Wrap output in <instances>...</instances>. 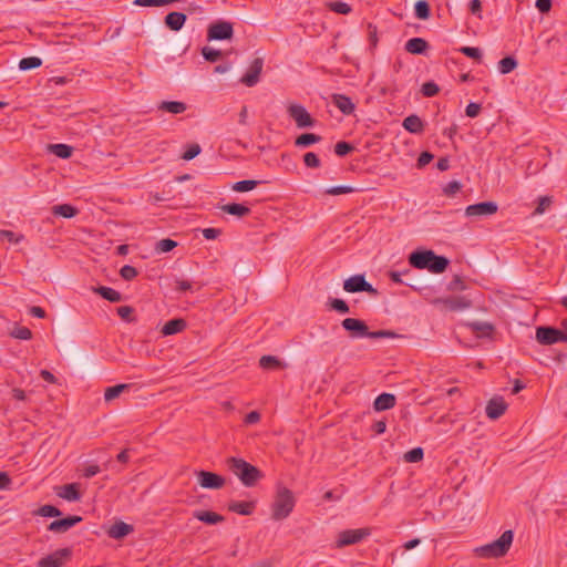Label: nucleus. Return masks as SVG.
I'll return each instance as SVG.
<instances>
[{
	"mask_svg": "<svg viewBox=\"0 0 567 567\" xmlns=\"http://www.w3.org/2000/svg\"><path fill=\"white\" fill-rule=\"evenodd\" d=\"M409 262L416 269H427L433 274H442L450 261L444 256L436 255L433 250H416L409 256Z\"/></svg>",
	"mask_w": 567,
	"mask_h": 567,
	"instance_id": "nucleus-1",
	"label": "nucleus"
},
{
	"mask_svg": "<svg viewBox=\"0 0 567 567\" xmlns=\"http://www.w3.org/2000/svg\"><path fill=\"white\" fill-rule=\"evenodd\" d=\"M227 466L247 487L255 486L262 477V473L256 466L243 458L229 457L227 460Z\"/></svg>",
	"mask_w": 567,
	"mask_h": 567,
	"instance_id": "nucleus-2",
	"label": "nucleus"
},
{
	"mask_svg": "<svg viewBox=\"0 0 567 567\" xmlns=\"http://www.w3.org/2000/svg\"><path fill=\"white\" fill-rule=\"evenodd\" d=\"M513 530H505L498 539L483 546L476 547L474 553L481 558H499L507 554L513 543Z\"/></svg>",
	"mask_w": 567,
	"mask_h": 567,
	"instance_id": "nucleus-3",
	"label": "nucleus"
},
{
	"mask_svg": "<svg viewBox=\"0 0 567 567\" xmlns=\"http://www.w3.org/2000/svg\"><path fill=\"white\" fill-rule=\"evenodd\" d=\"M295 503L296 501L292 492L285 486H279L271 505L272 519L282 520L287 518L293 511Z\"/></svg>",
	"mask_w": 567,
	"mask_h": 567,
	"instance_id": "nucleus-4",
	"label": "nucleus"
},
{
	"mask_svg": "<svg viewBox=\"0 0 567 567\" xmlns=\"http://www.w3.org/2000/svg\"><path fill=\"white\" fill-rule=\"evenodd\" d=\"M536 341L542 346H551L558 342H567V337L563 328L540 326L536 328Z\"/></svg>",
	"mask_w": 567,
	"mask_h": 567,
	"instance_id": "nucleus-5",
	"label": "nucleus"
},
{
	"mask_svg": "<svg viewBox=\"0 0 567 567\" xmlns=\"http://www.w3.org/2000/svg\"><path fill=\"white\" fill-rule=\"evenodd\" d=\"M234 35L233 23L225 20H217L209 24L207 30V39L209 41L229 40Z\"/></svg>",
	"mask_w": 567,
	"mask_h": 567,
	"instance_id": "nucleus-6",
	"label": "nucleus"
},
{
	"mask_svg": "<svg viewBox=\"0 0 567 567\" xmlns=\"http://www.w3.org/2000/svg\"><path fill=\"white\" fill-rule=\"evenodd\" d=\"M370 535L369 528H358V529H346L338 534V538L336 540V547L342 548L346 546L354 545L360 543L362 539Z\"/></svg>",
	"mask_w": 567,
	"mask_h": 567,
	"instance_id": "nucleus-7",
	"label": "nucleus"
},
{
	"mask_svg": "<svg viewBox=\"0 0 567 567\" xmlns=\"http://www.w3.org/2000/svg\"><path fill=\"white\" fill-rule=\"evenodd\" d=\"M71 557V548H60L42 557L37 565L38 567H63Z\"/></svg>",
	"mask_w": 567,
	"mask_h": 567,
	"instance_id": "nucleus-8",
	"label": "nucleus"
},
{
	"mask_svg": "<svg viewBox=\"0 0 567 567\" xmlns=\"http://www.w3.org/2000/svg\"><path fill=\"white\" fill-rule=\"evenodd\" d=\"M343 289L347 292H369L371 295L377 293V289L372 287L371 284H369L363 275H355L350 278H348L343 282Z\"/></svg>",
	"mask_w": 567,
	"mask_h": 567,
	"instance_id": "nucleus-9",
	"label": "nucleus"
},
{
	"mask_svg": "<svg viewBox=\"0 0 567 567\" xmlns=\"http://www.w3.org/2000/svg\"><path fill=\"white\" fill-rule=\"evenodd\" d=\"M288 114L296 122L297 126L300 128L312 127L315 125V120L308 113L306 107L300 104L289 105Z\"/></svg>",
	"mask_w": 567,
	"mask_h": 567,
	"instance_id": "nucleus-10",
	"label": "nucleus"
},
{
	"mask_svg": "<svg viewBox=\"0 0 567 567\" xmlns=\"http://www.w3.org/2000/svg\"><path fill=\"white\" fill-rule=\"evenodd\" d=\"M341 326L347 330L351 338H365L369 334V327L363 320L355 318H346L341 321Z\"/></svg>",
	"mask_w": 567,
	"mask_h": 567,
	"instance_id": "nucleus-11",
	"label": "nucleus"
},
{
	"mask_svg": "<svg viewBox=\"0 0 567 567\" xmlns=\"http://www.w3.org/2000/svg\"><path fill=\"white\" fill-rule=\"evenodd\" d=\"M197 478L204 488L218 489L225 485V478L221 475L208 471H199Z\"/></svg>",
	"mask_w": 567,
	"mask_h": 567,
	"instance_id": "nucleus-12",
	"label": "nucleus"
},
{
	"mask_svg": "<svg viewBox=\"0 0 567 567\" xmlns=\"http://www.w3.org/2000/svg\"><path fill=\"white\" fill-rule=\"evenodd\" d=\"M262 66L264 60L261 58H256L249 65L247 73L240 79V82L249 87L256 85L259 82Z\"/></svg>",
	"mask_w": 567,
	"mask_h": 567,
	"instance_id": "nucleus-13",
	"label": "nucleus"
},
{
	"mask_svg": "<svg viewBox=\"0 0 567 567\" xmlns=\"http://www.w3.org/2000/svg\"><path fill=\"white\" fill-rule=\"evenodd\" d=\"M82 517L78 515L68 516L58 520H53L49 526L48 530L56 533V534H63L66 533L69 529L74 527L76 524L82 522Z\"/></svg>",
	"mask_w": 567,
	"mask_h": 567,
	"instance_id": "nucleus-14",
	"label": "nucleus"
},
{
	"mask_svg": "<svg viewBox=\"0 0 567 567\" xmlns=\"http://www.w3.org/2000/svg\"><path fill=\"white\" fill-rule=\"evenodd\" d=\"M498 207L494 202H482L466 207V216H489L497 212Z\"/></svg>",
	"mask_w": 567,
	"mask_h": 567,
	"instance_id": "nucleus-15",
	"label": "nucleus"
},
{
	"mask_svg": "<svg viewBox=\"0 0 567 567\" xmlns=\"http://www.w3.org/2000/svg\"><path fill=\"white\" fill-rule=\"evenodd\" d=\"M436 302L443 303L445 308H447L451 311L464 310L472 306L471 300L464 296H454L444 299H437Z\"/></svg>",
	"mask_w": 567,
	"mask_h": 567,
	"instance_id": "nucleus-16",
	"label": "nucleus"
},
{
	"mask_svg": "<svg viewBox=\"0 0 567 567\" xmlns=\"http://www.w3.org/2000/svg\"><path fill=\"white\" fill-rule=\"evenodd\" d=\"M506 409L507 404L503 398H493L487 402L485 411L491 420H497L505 413Z\"/></svg>",
	"mask_w": 567,
	"mask_h": 567,
	"instance_id": "nucleus-17",
	"label": "nucleus"
},
{
	"mask_svg": "<svg viewBox=\"0 0 567 567\" xmlns=\"http://www.w3.org/2000/svg\"><path fill=\"white\" fill-rule=\"evenodd\" d=\"M55 493L59 497L69 502H78L81 498V493L75 483L59 486L55 488Z\"/></svg>",
	"mask_w": 567,
	"mask_h": 567,
	"instance_id": "nucleus-18",
	"label": "nucleus"
},
{
	"mask_svg": "<svg viewBox=\"0 0 567 567\" xmlns=\"http://www.w3.org/2000/svg\"><path fill=\"white\" fill-rule=\"evenodd\" d=\"M332 103L344 115H350L354 112L355 105L352 100L344 94H332Z\"/></svg>",
	"mask_w": 567,
	"mask_h": 567,
	"instance_id": "nucleus-19",
	"label": "nucleus"
},
{
	"mask_svg": "<svg viewBox=\"0 0 567 567\" xmlns=\"http://www.w3.org/2000/svg\"><path fill=\"white\" fill-rule=\"evenodd\" d=\"M187 20V16L183 12L173 11L166 14L164 23L172 31H179Z\"/></svg>",
	"mask_w": 567,
	"mask_h": 567,
	"instance_id": "nucleus-20",
	"label": "nucleus"
},
{
	"mask_svg": "<svg viewBox=\"0 0 567 567\" xmlns=\"http://www.w3.org/2000/svg\"><path fill=\"white\" fill-rule=\"evenodd\" d=\"M396 403V398L392 393H382L373 402V409L377 412L392 409Z\"/></svg>",
	"mask_w": 567,
	"mask_h": 567,
	"instance_id": "nucleus-21",
	"label": "nucleus"
},
{
	"mask_svg": "<svg viewBox=\"0 0 567 567\" xmlns=\"http://www.w3.org/2000/svg\"><path fill=\"white\" fill-rule=\"evenodd\" d=\"M402 126L412 134H421L424 131V123L416 114L406 116L403 120Z\"/></svg>",
	"mask_w": 567,
	"mask_h": 567,
	"instance_id": "nucleus-22",
	"label": "nucleus"
},
{
	"mask_svg": "<svg viewBox=\"0 0 567 567\" xmlns=\"http://www.w3.org/2000/svg\"><path fill=\"white\" fill-rule=\"evenodd\" d=\"M132 532H133L132 525H128L124 522H116L109 528L107 535L111 538L121 539V538L127 536Z\"/></svg>",
	"mask_w": 567,
	"mask_h": 567,
	"instance_id": "nucleus-23",
	"label": "nucleus"
},
{
	"mask_svg": "<svg viewBox=\"0 0 567 567\" xmlns=\"http://www.w3.org/2000/svg\"><path fill=\"white\" fill-rule=\"evenodd\" d=\"M404 48L411 54H423L429 49V43L423 38H412L405 42Z\"/></svg>",
	"mask_w": 567,
	"mask_h": 567,
	"instance_id": "nucleus-24",
	"label": "nucleus"
},
{
	"mask_svg": "<svg viewBox=\"0 0 567 567\" xmlns=\"http://www.w3.org/2000/svg\"><path fill=\"white\" fill-rule=\"evenodd\" d=\"M219 209L226 214L234 215L239 218L249 215L251 212L248 206L237 203L220 205Z\"/></svg>",
	"mask_w": 567,
	"mask_h": 567,
	"instance_id": "nucleus-25",
	"label": "nucleus"
},
{
	"mask_svg": "<svg viewBox=\"0 0 567 567\" xmlns=\"http://www.w3.org/2000/svg\"><path fill=\"white\" fill-rule=\"evenodd\" d=\"M186 328V321L184 319H172L167 321L162 328L163 336H173L182 332Z\"/></svg>",
	"mask_w": 567,
	"mask_h": 567,
	"instance_id": "nucleus-26",
	"label": "nucleus"
},
{
	"mask_svg": "<svg viewBox=\"0 0 567 567\" xmlns=\"http://www.w3.org/2000/svg\"><path fill=\"white\" fill-rule=\"evenodd\" d=\"M158 110L172 114H182L187 110V105L179 101H163L158 104Z\"/></svg>",
	"mask_w": 567,
	"mask_h": 567,
	"instance_id": "nucleus-27",
	"label": "nucleus"
},
{
	"mask_svg": "<svg viewBox=\"0 0 567 567\" xmlns=\"http://www.w3.org/2000/svg\"><path fill=\"white\" fill-rule=\"evenodd\" d=\"M194 517L197 518L198 520L209 524V525H214V524L221 523L225 520L224 516H221L215 512H210V511L195 512Z\"/></svg>",
	"mask_w": 567,
	"mask_h": 567,
	"instance_id": "nucleus-28",
	"label": "nucleus"
},
{
	"mask_svg": "<svg viewBox=\"0 0 567 567\" xmlns=\"http://www.w3.org/2000/svg\"><path fill=\"white\" fill-rule=\"evenodd\" d=\"M93 291L110 302H120L122 300V295L111 287L100 286L93 288Z\"/></svg>",
	"mask_w": 567,
	"mask_h": 567,
	"instance_id": "nucleus-29",
	"label": "nucleus"
},
{
	"mask_svg": "<svg viewBox=\"0 0 567 567\" xmlns=\"http://www.w3.org/2000/svg\"><path fill=\"white\" fill-rule=\"evenodd\" d=\"M255 508V504L252 502H231L228 505V509L230 512L237 513L239 515H250L252 514Z\"/></svg>",
	"mask_w": 567,
	"mask_h": 567,
	"instance_id": "nucleus-30",
	"label": "nucleus"
},
{
	"mask_svg": "<svg viewBox=\"0 0 567 567\" xmlns=\"http://www.w3.org/2000/svg\"><path fill=\"white\" fill-rule=\"evenodd\" d=\"M79 213L78 208L70 204H61L52 207V214L64 218H72Z\"/></svg>",
	"mask_w": 567,
	"mask_h": 567,
	"instance_id": "nucleus-31",
	"label": "nucleus"
},
{
	"mask_svg": "<svg viewBox=\"0 0 567 567\" xmlns=\"http://www.w3.org/2000/svg\"><path fill=\"white\" fill-rule=\"evenodd\" d=\"M49 150L52 154H54L55 156L60 157V158H63V159H66L69 157H71L72 153H73V147L70 146V145H66V144H62V143H59V144H50L49 145Z\"/></svg>",
	"mask_w": 567,
	"mask_h": 567,
	"instance_id": "nucleus-32",
	"label": "nucleus"
},
{
	"mask_svg": "<svg viewBox=\"0 0 567 567\" xmlns=\"http://www.w3.org/2000/svg\"><path fill=\"white\" fill-rule=\"evenodd\" d=\"M286 364L280 362V360L275 355H262L259 359V367L265 370H275L284 368Z\"/></svg>",
	"mask_w": 567,
	"mask_h": 567,
	"instance_id": "nucleus-33",
	"label": "nucleus"
},
{
	"mask_svg": "<svg viewBox=\"0 0 567 567\" xmlns=\"http://www.w3.org/2000/svg\"><path fill=\"white\" fill-rule=\"evenodd\" d=\"M415 17L420 20H427L431 16L430 4L425 0H419L414 4Z\"/></svg>",
	"mask_w": 567,
	"mask_h": 567,
	"instance_id": "nucleus-34",
	"label": "nucleus"
},
{
	"mask_svg": "<svg viewBox=\"0 0 567 567\" xmlns=\"http://www.w3.org/2000/svg\"><path fill=\"white\" fill-rule=\"evenodd\" d=\"M9 336L19 340H30L32 338V331L22 326L13 324L9 331Z\"/></svg>",
	"mask_w": 567,
	"mask_h": 567,
	"instance_id": "nucleus-35",
	"label": "nucleus"
},
{
	"mask_svg": "<svg viewBox=\"0 0 567 567\" xmlns=\"http://www.w3.org/2000/svg\"><path fill=\"white\" fill-rule=\"evenodd\" d=\"M468 327L474 332H477V333H480L481 336H484V337L491 336L492 332L494 331L493 324H491L488 322L475 321V322L468 323Z\"/></svg>",
	"mask_w": 567,
	"mask_h": 567,
	"instance_id": "nucleus-36",
	"label": "nucleus"
},
{
	"mask_svg": "<svg viewBox=\"0 0 567 567\" xmlns=\"http://www.w3.org/2000/svg\"><path fill=\"white\" fill-rule=\"evenodd\" d=\"M517 68V60L513 56H505L498 62V71L508 74Z\"/></svg>",
	"mask_w": 567,
	"mask_h": 567,
	"instance_id": "nucleus-37",
	"label": "nucleus"
},
{
	"mask_svg": "<svg viewBox=\"0 0 567 567\" xmlns=\"http://www.w3.org/2000/svg\"><path fill=\"white\" fill-rule=\"evenodd\" d=\"M321 140V136L313 133H305L297 137L295 144L300 147H308Z\"/></svg>",
	"mask_w": 567,
	"mask_h": 567,
	"instance_id": "nucleus-38",
	"label": "nucleus"
},
{
	"mask_svg": "<svg viewBox=\"0 0 567 567\" xmlns=\"http://www.w3.org/2000/svg\"><path fill=\"white\" fill-rule=\"evenodd\" d=\"M42 65V60L38 56L23 58L19 62V69L21 71H29L37 69Z\"/></svg>",
	"mask_w": 567,
	"mask_h": 567,
	"instance_id": "nucleus-39",
	"label": "nucleus"
},
{
	"mask_svg": "<svg viewBox=\"0 0 567 567\" xmlns=\"http://www.w3.org/2000/svg\"><path fill=\"white\" fill-rule=\"evenodd\" d=\"M61 511L53 505H42L35 512H33V515L42 517H58L61 516Z\"/></svg>",
	"mask_w": 567,
	"mask_h": 567,
	"instance_id": "nucleus-40",
	"label": "nucleus"
},
{
	"mask_svg": "<svg viewBox=\"0 0 567 567\" xmlns=\"http://www.w3.org/2000/svg\"><path fill=\"white\" fill-rule=\"evenodd\" d=\"M130 388L128 384H116L114 386H110L104 392V400L106 402L112 401L116 399L123 391L127 390Z\"/></svg>",
	"mask_w": 567,
	"mask_h": 567,
	"instance_id": "nucleus-41",
	"label": "nucleus"
},
{
	"mask_svg": "<svg viewBox=\"0 0 567 567\" xmlns=\"http://www.w3.org/2000/svg\"><path fill=\"white\" fill-rule=\"evenodd\" d=\"M258 183L259 182L254 181V179H244V181H239V182L235 183L231 188H233V190L239 192V193L249 192V190L254 189Z\"/></svg>",
	"mask_w": 567,
	"mask_h": 567,
	"instance_id": "nucleus-42",
	"label": "nucleus"
},
{
	"mask_svg": "<svg viewBox=\"0 0 567 567\" xmlns=\"http://www.w3.org/2000/svg\"><path fill=\"white\" fill-rule=\"evenodd\" d=\"M424 456L422 447H414L404 454V461L408 463L420 462Z\"/></svg>",
	"mask_w": 567,
	"mask_h": 567,
	"instance_id": "nucleus-43",
	"label": "nucleus"
},
{
	"mask_svg": "<svg viewBox=\"0 0 567 567\" xmlns=\"http://www.w3.org/2000/svg\"><path fill=\"white\" fill-rule=\"evenodd\" d=\"M328 8L339 14H348L351 12V7L343 1H333L328 3Z\"/></svg>",
	"mask_w": 567,
	"mask_h": 567,
	"instance_id": "nucleus-44",
	"label": "nucleus"
},
{
	"mask_svg": "<svg viewBox=\"0 0 567 567\" xmlns=\"http://www.w3.org/2000/svg\"><path fill=\"white\" fill-rule=\"evenodd\" d=\"M177 246V243L173 239L165 238L157 241L155 250L157 252H168Z\"/></svg>",
	"mask_w": 567,
	"mask_h": 567,
	"instance_id": "nucleus-45",
	"label": "nucleus"
},
{
	"mask_svg": "<svg viewBox=\"0 0 567 567\" xmlns=\"http://www.w3.org/2000/svg\"><path fill=\"white\" fill-rule=\"evenodd\" d=\"M329 306L331 309L336 310L339 313L350 312V308H349L348 303L342 299L331 298L329 300Z\"/></svg>",
	"mask_w": 567,
	"mask_h": 567,
	"instance_id": "nucleus-46",
	"label": "nucleus"
},
{
	"mask_svg": "<svg viewBox=\"0 0 567 567\" xmlns=\"http://www.w3.org/2000/svg\"><path fill=\"white\" fill-rule=\"evenodd\" d=\"M2 239H7L12 245H19L24 240V235L2 229Z\"/></svg>",
	"mask_w": 567,
	"mask_h": 567,
	"instance_id": "nucleus-47",
	"label": "nucleus"
},
{
	"mask_svg": "<svg viewBox=\"0 0 567 567\" xmlns=\"http://www.w3.org/2000/svg\"><path fill=\"white\" fill-rule=\"evenodd\" d=\"M439 91H440L439 85L433 81L423 83V85L421 87L422 94L426 97L435 96L439 93Z\"/></svg>",
	"mask_w": 567,
	"mask_h": 567,
	"instance_id": "nucleus-48",
	"label": "nucleus"
},
{
	"mask_svg": "<svg viewBox=\"0 0 567 567\" xmlns=\"http://www.w3.org/2000/svg\"><path fill=\"white\" fill-rule=\"evenodd\" d=\"M202 54L205 58V60H207L209 62H216V61H218L220 59L221 51L216 50V49L210 48V47H204L202 49Z\"/></svg>",
	"mask_w": 567,
	"mask_h": 567,
	"instance_id": "nucleus-49",
	"label": "nucleus"
},
{
	"mask_svg": "<svg viewBox=\"0 0 567 567\" xmlns=\"http://www.w3.org/2000/svg\"><path fill=\"white\" fill-rule=\"evenodd\" d=\"M303 163L309 168H318L321 165L320 158L313 152H308L303 155Z\"/></svg>",
	"mask_w": 567,
	"mask_h": 567,
	"instance_id": "nucleus-50",
	"label": "nucleus"
},
{
	"mask_svg": "<svg viewBox=\"0 0 567 567\" xmlns=\"http://www.w3.org/2000/svg\"><path fill=\"white\" fill-rule=\"evenodd\" d=\"M354 150V146L351 145L350 143L348 142H338L336 145H334V153L340 156V157H343L346 155H348L349 153H351L352 151Z\"/></svg>",
	"mask_w": 567,
	"mask_h": 567,
	"instance_id": "nucleus-51",
	"label": "nucleus"
},
{
	"mask_svg": "<svg viewBox=\"0 0 567 567\" xmlns=\"http://www.w3.org/2000/svg\"><path fill=\"white\" fill-rule=\"evenodd\" d=\"M550 205H551V197H549V196L539 197L538 205L534 210V215L544 214L549 208Z\"/></svg>",
	"mask_w": 567,
	"mask_h": 567,
	"instance_id": "nucleus-52",
	"label": "nucleus"
},
{
	"mask_svg": "<svg viewBox=\"0 0 567 567\" xmlns=\"http://www.w3.org/2000/svg\"><path fill=\"white\" fill-rule=\"evenodd\" d=\"M458 51L467 58L481 60L482 51L475 47H462Z\"/></svg>",
	"mask_w": 567,
	"mask_h": 567,
	"instance_id": "nucleus-53",
	"label": "nucleus"
},
{
	"mask_svg": "<svg viewBox=\"0 0 567 567\" xmlns=\"http://www.w3.org/2000/svg\"><path fill=\"white\" fill-rule=\"evenodd\" d=\"M355 192V188L351 187V186H332L330 188H328L326 190V194L328 195H332V196H337V195H342V194H351Z\"/></svg>",
	"mask_w": 567,
	"mask_h": 567,
	"instance_id": "nucleus-54",
	"label": "nucleus"
},
{
	"mask_svg": "<svg viewBox=\"0 0 567 567\" xmlns=\"http://www.w3.org/2000/svg\"><path fill=\"white\" fill-rule=\"evenodd\" d=\"M120 275L124 280H132L138 275V271L135 267L125 265L121 268Z\"/></svg>",
	"mask_w": 567,
	"mask_h": 567,
	"instance_id": "nucleus-55",
	"label": "nucleus"
},
{
	"mask_svg": "<svg viewBox=\"0 0 567 567\" xmlns=\"http://www.w3.org/2000/svg\"><path fill=\"white\" fill-rule=\"evenodd\" d=\"M117 315L125 321L132 322L134 321L133 312L134 309L130 306H121L117 308Z\"/></svg>",
	"mask_w": 567,
	"mask_h": 567,
	"instance_id": "nucleus-56",
	"label": "nucleus"
},
{
	"mask_svg": "<svg viewBox=\"0 0 567 567\" xmlns=\"http://www.w3.org/2000/svg\"><path fill=\"white\" fill-rule=\"evenodd\" d=\"M202 148L198 144H192L187 147V150L182 155V158L185 161H190L195 158L199 153Z\"/></svg>",
	"mask_w": 567,
	"mask_h": 567,
	"instance_id": "nucleus-57",
	"label": "nucleus"
},
{
	"mask_svg": "<svg viewBox=\"0 0 567 567\" xmlns=\"http://www.w3.org/2000/svg\"><path fill=\"white\" fill-rule=\"evenodd\" d=\"M447 289L451 291L464 290V289H466V286L464 284L463 279L458 275H455L453 277V279L450 281Z\"/></svg>",
	"mask_w": 567,
	"mask_h": 567,
	"instance_id": "nucleus-58",
	"label": "nucleus"
},
{
	"mask_svg": "<svg viewBox=\"0 0 567 567\" xmlns=\"http://www.w3.org/2000/svg\"><path fill=\"white\" fill-rule=\"evenodd\" d=\"M462 185L460 182L457 181H452V182H449L443 192L446 196H453L455 195L460 189H461Z\"/></svg>",
	"mask_w": 567,
	"mask_h": 567,
	"instance_id": "nucleus-59",
	"label": "nucleus"
},
{
	"mask_svg": "<svg viewBox=\"0 0 567 567\" xmlns=\"http://www.w3.org/2000/svg\"><path fill=\"white\" fill-rule=\"evenodd\" d=\"M395 336L394 332L390 330H378V331H369V334L367 338L371 339H381V338H393Z\"/></svg>",
	"mask_w": 567,
	"mask_h": 567,
	"instance_id": "nucleus-60",
	"label": "nucleus"
},
{
	"mask_svg": "<svg viewBox=\"0 0 567 567\" xmlns=\"http://www.w3.org/2000/svg\"><path fill=\"white\" fill-rule=\"evenodd\" d=\"M481 105L477 103H470L465 109V114L468 117H476L480 114Z\"/></svg>",
	"mask_w": 567,
	"mask_h": 567,
	"instance_id": "nucleus-61",
	"label": "nucleus"
},
{
	"mask_svg": "<svg viewBox=\"0 0 567 567\" xmlns=\"http://www.w3.org/2000/svg\"><path fill=\"white\" fill-rule=\"evenodd\" d=\"M202 233L205 239L213 240L221 234V230L218 228H205Z\"/></svg>",
	"mask_w": 567,
	"mask_h": 567,
	"instance_id": "nucleus-62",
	"label": "nucleus"
},
{
	"mask_svg": "<svg viewBox=\"0 0 567 567\" xmlns=\"http://www.w3.org/2000/svg\"><path fill=\"white\" fill-rule=\"evenodd\" d=\"M535 6L540 13H547L551 9V0H536Z\"/></svg>",
	"mask_w": 567,
	"mask_h": 567,
	"instance_id": "nucleus-63",
	"label": "nucleus"
},
{
	"mask_svg": "<svg viewBox=\"0 0 567 567\" xmlns=\"http://www.w3.org/2000/svg\"><path fill=\"white\" fill-rule=\"evenodd\" d=\"M433 159V155L429 152H422L417 158V166L424 167Z\"/></svg>",
	"mask_w": 567,
	"mask_h": 567,
	"instance_id": "nucleus-64",
	"label": "nucleus"
}]
</instances>
